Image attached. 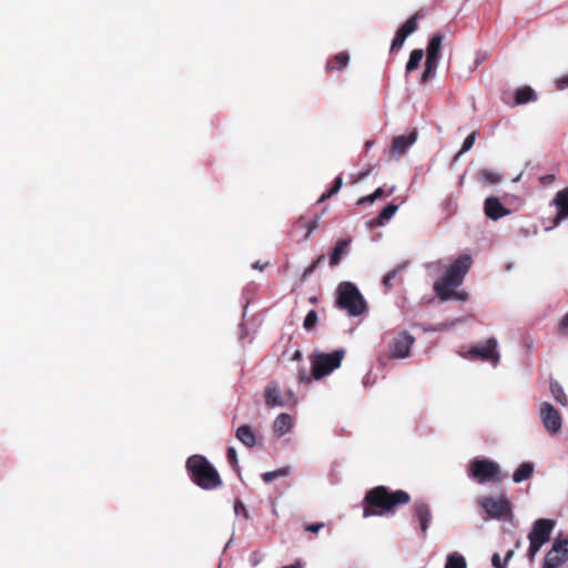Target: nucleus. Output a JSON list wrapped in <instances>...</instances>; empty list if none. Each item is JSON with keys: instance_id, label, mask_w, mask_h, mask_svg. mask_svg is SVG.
I'll return each instance as SVG.
<instances>
[{"instance_id": "obj_47", "label": "nucleus", "mask_w": 568, "mask_h": 568, "mask_svg": "<svg viewBox=\"0 0 568 568\" xmlns=\"http://www.w3.org/2000/svg\"><path fill=\"white\" fill-rule=\"evenodd\" d=\"M556 87L558 90L567 89L568 88V74L557 79Z\"/></svg>"}, {"instance_id": "obj_28", "label": "nucleus", "mask_w": 568, "mask_h": 568, "mask_svg": "<svg viewBox=\"0 0 568 568\" xmlns=\"http://www.w3.org/2000/svg\"><path fill=\"white\" fill-rule=\"evenodd\" d=\"M394 191L395 186H392L388 192H385L384 187H377L372 194L361 197L357 205L372 204L383 196L390 195Z\"/></svg>"}, {"instance_id": "obj_25", "label": "nucleus", "mask_w": 568, "mask_h": 568, "mask_svg": "<svg viewBox=\"0 0 568 568\" xmlns=\"http://www.w3.org/2000/svg\"><path fill=\"white\" fill-rule=\"evenodd\" d=\"M534 473V464L532 463H523L513 474V480L515 483H521L524 480L529 479Z\"/></svg>"}, {"instance_id": "obj_10", "label": "nucleus", "mask_w": 568, "mask_h": 568, "mask_svg": "<svg viewBox=\"0 0 568 568\" xmlns=\"http://www.w3.org/2000/svg\"><path fill=\"white\" fill-rule=\"evenodd\" d=\"M479 505L490 518L499 519L511 515V504L505 495L484 497L479 500Z\"/></svg>"}, {"instance_id": "obj_15", "label": "nucleus", "mask_w": 568, "mask_h": 568, "mask_svg": "<svg viewBox=\"0 0 568 568\" xmlns=\"http://www.w3.org/2000/svg\"><path fill=\"white\" fill-rule=\"evenodd\" d=\"M552 203L557 207V215L552 221L551 227H556L562 220L568 217V187L558 191Z\"/></svg>"}, {"instance_id": "obj_45", "label": "nucleus", "mask_w": 568, "mask_h": 568, "mask_svg": "<svg viewBox=\"0 0 568 568\" xmlns=\"http://www.w3.org/2000/svg\"><path fill=\"white\" fill-rule=\"evenodd\" d=\"M558 332L560 335H568V312L559 322Z\"/></svg>"}, {"instance_id": "obj_38", "label": "nucleus", "mask_w": 568, "mask_h": 568, "mask_svg": "<svg viewBox=\"0 0 568 568\" xmlns=\"http://www.w3.org/2000/svg\"><path fill=\"white\" fill-rule=\"evenodd\" d=\"M317 313L315 310H311L307 315L305 316L304 318V322H303V327L306 329V331H310L312 328H314L317 324Z\"/></svg>"}, {"instance_id": "obj_18", "label": "nucleus", "mask_w": 568, "mask_h": 568, "mask_svg": "<svg viewBox=\"0 0 568 568\" xmlns=\"http://www.w3.org/2000/svg\"><path fill=\"white\" fill-rule=\"evenodd\" d=\"M443 41L444 36L440 33H436L429 39L426 49V61L438 64Z\"/></svg>"}, {"instance_id": "obj_16", "label": "nucleus", "mask_w": 568, "mask_h": 568, "mask_svg": "<svg viewBox=\"0 0 568 568\" xmlns=\"http://www.w3.org/2000/svg\"><path fill=\"white\" fill-rule=\"evenodd\" d=\"M413 516L419 521L420 530L425 535L432 520L429 505L424 500L415 501L413 505Z\"/></svg>"}, {"instance_id": "obj_31", "label": "nucleus", "mask_w": 568, "mask_h": 568, "mask_svg": "<svg viewBox=\"0 0 568 568\" xmlns=\"http://www.w3.org/2000/svg\"><path fill=\"white\" fill-rule=\"evenodd\" d=\"M423 57H424V51L422 49L413 50L410 52L408 62L406 64V72L409 73V72L416 70L419 67Z\"/></svg>"}, {"instance_id": "obj_7", "label": "nucleus", "mask_w": 568, "mask_h": 568, "mask_svg": "<svg viewBox=\"0 0 568 568\" xmlns=\"http://www.w3.org/2000/svg\"><path fill=\"white\" fill-rule=\"evenodd\" d=\"M468 476L479 484L500 483V467L490 459H474L468 465Z\"/></svg>"}, {"instance_id": "obj_9", "label": "nucleus", "mask_w": 568, "mask_h": 568, "mask_svg": "<svg viewBox=\"0 0 568 568\" xmlns=\"http://www.w3.org/2000/svg\"><path fill=\"white\" fill-rule=\"evenodd\" d=\"M265 405L270 408L284 407L296 404V397L292 390L283 393L277 382H270L264 388Z\"/></svg>"}, {"instance_id": "obj_48", "label": "nucleus", "mask_w": 568, "mask_h": 568, "mask_svg": "<svg viewBox=\"0 0 568 568\" xmlns=\"http://www.w3.org/2000/svg\"><path fill=\"white\" fill-rule=\"evenodd\" d=\"M556 180L555 174H546L539 178V181L542 185H549Z\"/></svg>"}, {"instance_id": "obj_44", "label": "nucleus", "mask_w": 568, "mask_h": 568, "mask_svg": "<svg viewBox=\"0 0 568 568\" xmlns=\"http://www.w3.org/2000/svg\"><path fill=\"white\" fill-rule=\"evenodd\" d=\"M234 510L237 515L241 514L244 517V519L250 518L248 510L241 500H236L234 503Z\"/></svg>"}, {"instance_id": "obj_23", "label": "nucleus", "mask_w": 568, "mask_h": 568, "mask_svg": "<svg viewBox=\"0 0 568 568\" xmlns=\"http://www.w3.org/2000/svg\"><path fill=\"white\" fill-rule=\"evenodd\" d=\"M349 243H351L349 240H338L335 243L334 248L329 255V265L331 266H336L339 264L342 256L346 253V250H347Z\"/></svg>"}, {"instance_id": "obj_12", "label": "nucleus", "mask_w": 568, "mask_h": 568, "mask_svg": "<svg viewBox=\"0 0 568 568\" xmlns=\"http://www.w3.org/2000/svg\"><path fill=\"white\" fill-rule=\"evenodd\" d=\"M497 341L491 337L488 338L484 344H478L469 348L468 355L471 358H478L480 361L490 362L497 365L499 362V354L497 352Z\"/></svg>"}, {"instance_id": "obj_2", "label": "nucleus", "mask_w": 568, "mask_h": 568, "mask_svg": "<svg viewBox=\"0 0 568 568\" xmlns=\"http://www.w3.org/2000/svg\"><path fill=\"white\" fill-rule=\"evenodd\" d=\"M473 265V258L469 254H462L447 268L446 273L434 283V291L442 301L449 298L464 300L465 296L455 292V288L462 285L465 275Z\"/></svg>"}, {"instance_id": "obj_13", "label": "nucleus", "mask_w": 568, "mask_h": 568, "mask_svg": "<svg viewBox=\"0 0 568 568\" xmlns=\"http://www.w3.org/2000/svg\"><path fill=\"white\" fill-rule=\"evenodd\" d=\"M540 418L545 429L549 434H557L562 426L559 412L548 402L540 405Z\"/></svg>"}, {"instance_id": "obj_26", "label": "nucleus", "mask_w": 568, "mask_h": 568, "mask_svg": "<svg viewBox=\"0 0 568 568\" xmlns=\"http://www.w3.org/2000/svg\"><path fill=\"white\" fill-rule=\"evenodd\" d=\"M419 13L416 12L414 16H412L409 19L406 20V22L397 30V34L402 36L404 39H406L408 36L414 33L417 28L418 23L417 20L419 18Z\"/></svg>"}, {"instance_id": "obj_50", "label": "nucleus", "mask_w": 568, "mask_h": 568, "mask_svg": "<svg viewBox=\"0 0 568 568\" xmlns=\"http://www.w3.org/2000/svg\"><path fill=\"white\" fill-rule=\"evenodd\" d=\"M283 568H302V564H301V561H296L292 565L283 567Z\"/></svg>"}, {"instance_id": "obj_39", "label": "nucleus", "mask_w": 568, "mask_h": 568, "mask_svg": "<svg viewBox=\"0 0 568 568\" xmlns=\"http://www.w3.org/2000/svg\"><path fill=\"white\" fill-rule=\"evenodd\" d=\"M404 268V265H398L396 268L387 272V274L383 277V285L386 290L392 287L393 280L398 275V273Z\"/></svg>"}, {"instance_id": "obj_30", "label": "nucleus", "mask_w": 568, "mask_h": 568, "mask_svg": "<svg viewBox=\"0 0 568 568\" xmlns=\"http://www.w3.org/2000/svg\"><path fill=\"white\" fill-rule=\"evenodd\" d=\"M478 180L484 184H497L501 180V175L490 170H480L478 172Z\"/></svg>"}, {"instance_id": "obj_20", "label": "nucleus", "mask_w": 568, "mask_h": 568, "mask_svg": "<svg viewBox=\"0 0 568 568\" xmlns=\"http://www.w3.org/2000/svg\"><path fill=\"white\" fill-rule=\"evenodd\" d=\"M294 425L293 417L290 414L282 413L273 422V430L278 436L287 434Z\"/></svg>"}, {"instance_id": "obj_52", "label": "nucleus", "mask_w": 568, "mask_h": 568, "mask_svg": "<svg viewBox=\"0 0 568 568\" xmlns=\"http://www.w3.org/2000/svg\"><path fill=\"white\" fill-rule=\"evenodd\" d=\"M254 268L263 270V266H261L258 263L253 264Z\"/></svg>"}, {"instance_id": "obj_27", "label": "nucleus", "mask_w": 568, "mask_h": 568, "mask_svg": "<svg viewBox=\"0 0 568 568\" xmlns=\"http://www.w3.org/2000/svg\"><path fill=\"white\" fill-rule=\"evenodd\" d=\"M419 13L416 12L414 16H412L409 19L406 20V22L397 30V34L402 36L404 39H406L408 36L414 33L417 28L418 23L417 20L419 18Z\"/></svg>"}, {"instance_id": "obj_4", "label": "nucleus", "mask_w": 568, "mask_h": 568, "mask_svg": "<svg viewBox=\"0 0 568 568\" xmlns=\"http://www.w3.org/2000/svg\"><path fill=\"white\" fill-rule=\"evenodd\" d=\"M336 305L346 311L349 316H359L366 310V303L361 292L351 282H342L337 286Z\"/></svg>"}, {"instance_id": "obj_22", "label": "nucleus", "mask_w": 568, "mask_h": 568, "mask_svg": "<svg viewBox=\"0 0 568 568\" xmlns=\"http://www.w3.org/2000/svg\"><path fill=\"white\" fill-rule=\"evenodd\" d=\"M349 62V54L345 51L339 52L332 57L326 63V71H341Z\"/></svg>"}, {"instance_id": "obj_6", "label": "nucleus", "mask_w": 568, "mask_h": 568, "mask_svg": "<svg viewBox=\"0 0 568 568\" xmlns=\"http://www.w3.org/2000/svg\"><path fill=\"white\" fill-rule=\"evenodd\" d=\"M554 528L555 521L551 519L540 518L532 524L531 530L528 534L529 548L527 557L529 560H534L540 548L549 541Z\"/></svg>"}, {"instance_id": "obj_3", "label": "nucleus", "mask_w": 568, "mask_h": 568, "mask_svg": "<svg viewBox=\"0 0 568 568\" xmlns=\"http://www.w3.org/2000/svg\"><path fill=\"white\" fill-rule=\"evenodd\" d=\"M191 480L204 490H214L222 486V479L215 467L202 455H192L185 464Z\"/></svg>"}, {"instance_id": "obj_11", "label": "nucleus", "mask_w": 568, "mask_h": 568, "mask_svg": "<svg viewBox=\"0 0 568 568\" xmlns=\"http://www.w3.org/2000/svg\"><path fill=\"white\" fill-rule=\"evenodd\" d=\"M568 560V539L556 538L547 551L542 568H560Z\"/></svg>"}, {"instance_id": "obj_24", "label": "nucleus", "mask_w": 568, "mask_h": 568, "mask_svg": "<svg viewBox=\"0 0 568 568\" xmlns=\"http://www.w3.org/2000/svg\"><path fill=\"white\" fill-rule=\"evenodd\" d=\"M536 92L528 85L520 87L515 91V103L518 105L536 101Z\"/></svg>"}, {"instance_id": "obj_51", "label": "nucleus", "mask_w": 568, "mask_h": 568, "mask_svg": "<svg viewBox=\"0 0 568 568\" xmlns=\"http://www.w3.org/2000/svg\"><path fill=\"white\" fill-rule=\"evenodd\" d=\"M302 358V353L300 351H296L293 355V359H301Z\"/></svg>"}, {"instance_id": "obj_17", "label": "nucleus", "mask_w": 568, "mask_h": 568, "mask_svg": "<svg viewBox=\"0 0 568 568\" xmlns=\"http://www.w3.org/2000/svg\"><path fill=\"white\" fill-rule=\"evenodd\" d=\"M484 212L487 217L490 220H498L509 214V210H507L498 197L489 196L485 200Z\"/></svg>"}, {"instance_id": "obj_35", "label": "nucleus", "mask_w": 568, "mask_h": 568, "mask_svg": "<svg viewBox=\"0 0 568 568\" xmlns=\"http://www.w3.org/2000/svg\"><path fill=\"white\" fill-rule=\"evenodd\" d=\"M321 216H322V214L316 215L311 222H305L304 219L301 217L296 222V225L307 229L305 239H307L318 227V222H320Z\"/></svg>"}, {"instance_id": "obj_41", "label": "nucleus", "mask_w": 568, "mask_h": 568, "mask_svg": "<svg viewBox=\"0 0 568 568\" xmlns=\"http://www.w3.org/2000/svg\"><path fill=\"white\" fill-rule=\"evenodd\" d=\"M514 555V551L513 550H509L507 554H506V557H505V560L501 561V558L498 554H494L493 558H491V564L495 568H506L507 566V561L513 557Z\"/></svg>"}, {"instance_id": "obj_49", "label": "nucleus", "mask_w": 568, "mask_h": 568, "mask_svg": "<svg viewBox=\"0 0 568 568\" xmlns=\"http://www.w3.org/2000/svg\"><path fill=\"white\" fill-rule=\"evenodd\" d=\"M311 378H313L312 375L308 376L305 371H301L298 373V381L301 383H308V382H311Z\"/></svg>"}, {"instance_id": "obj_36", "label": "nucleus", "mask_w": 568, "mask_h": 568, "mask_svg": "<svg viewBox=\"0 0 568 568\" xmlns=\"http://www.w3.org/2000/svg\"><path fill=\"white\" fill-rule=\"evenodd\" d=\"M476 136H477V133L474 131L471 132L465 140H464V143L462 145V149L460 151L456 154L455 156V161L465 152L469 151L474 144H475V141H476Z\"/></svg>"}, {"instance_id": "obj_33", "label": "nucleus", "mask_w": 568, "mask_h": 568, "mask_svg": "<svg viewBox=\"0 0 568 568\" xmlns=\"http://www.w3.org/2000/svg\"><path fill=\"white\" fill-rule=\"evenodd\" d=\"M342 185H343V178L336 176L332 187L321 195V197L317 200V203H323L327 199L335 195L341 190Z\"/></svg>"}, {"instance_id": "obj_37", "label": "nucleus", "mask_w": 568, "mask_h": 568, "mask_svg": "<svg viewBox=\"0 0 568 568\" xmlns=\"http://www.w3.org/2000/svg\"><path fill=\"white\" fill-rule=\"evenodd\" d=\"M438 64L429 63L425 61V69L420 78L422 83H426L430 78H433L436 73Z\"/></svg>"}, {"instance_id": "obj_46", "label": "nucleus", "mask_w": 568, "mask_h": 568, "mask_svg": "<svg viewBox=\"0 0 568 568\" xmlns=\"http://www.w3.org/2000/svg\"><path fill=\"white\" fill-rule=\"evenodd\" d=\"M324 523H315V524H310V525H306L304 527L305 531H308V532H318L323 527H324Z\"/></svg>"}, {"instance_id": "obj_29", "label": "nucleus", "mask_w": 568, "mask_h": 568, "mask_svg": "<svg viewBox=\"0 0 568 568\" xmlns=\"http://www.w3.org/2000/svg\"><path fill=\"white\" fill-rule=\"evenodd\" d=\"M550 392L555 399L562 406L568 405V398L565 394L562 386L557 381L550 382Z\"/></svg>"}, {"instance_id": "obj_21", "label": "nucleus", "mask_w": 568, "mask_h": 568, "mask_svg": "<svg viewBox=\"0 0 568 568\" xmlns=\"http://www.w3.org/2000/svg\"><path fill=\"white\" fill-rule=\"evenodd\" d=\"M397 210H398V205L393 204V203L387 204L376 217H374L369 221V225L371 226H383L385 223H387L394 216V214L397 212Z\"/></svg>"}, {"instance_id": "obj_8", "label": "nucleus", "mask_w": 568, "mask_h": 568, "mask_svg": "<svg viewBox=\"0 0 568 568\" xmlns=\"http://www.w3.org/2000/svg\"><path fill=\"white\" fill-rule=\"evenodd\" d=\"M384 339L387 343L389 357L392 358L407 357L409 355L410 347L415 342L414 336L406 331L388 332L384 335Z\"/></svg>"}, {"instance_id": "obj_5", "label": "nucleus", "mask_w": 568, "mask_h": 568, "mask_svg": "<svg viewBox=\"0 0 568 568\" xmlns=\"http://www.w3.org/2000/svg\"><path fill=\"white\" fill-rule=\"evenodd\" d=\"M345 349H335L332 353L314 351L311 355L312 377L321 379L342 365L345 357Z\"/></svg>"}, {"instance_id": "obj_14", "label": "nucleus", "mask_w": 568, "mask_h": 568, "mask_svg": "<svg viewBox=\"0 0 568 568\" xmlns=\"http://www.w3.org/2000/svg\"><path fill=\"white\" fill-rule=\"evenodd\" d=\"M417 139V130L414 129L407 135H397L392 140V144L389 148V155L393 159H399L402 155L406 153L408 148L415 143Z\"/></svg>"}, {"instance_id": "obj_1", "label": "nucleus", "mask_w": 568, "mask_h": 568, "mask_svg": "<svg viewBox=\"0 0 568 568\" xmlns=\"http://www.w3.org/2000/svg\"><path fill=\"white\" fill-rule=\"evenodd\" d=\"M410 495L402 489L390 490L387 486H376L366 491L363 499V516L395 514L397 508L410 501Z\"/></svg>"}, {"instance_id": "obj_32", "label": "nucleus", "mask_w": 568, "mask_h": 568, "mask_svg": "<svg viewBox=\"0 0 568 568\" xmlns=\"http://www.w3.org/2000/svg\"><path fill=\"white\" fill-rule=\"evenodd\" d=\"M445 568H466V560L457 552L450 554L447 556Z\"/></svg>"}, {"instance_id": "obj_19", "label": "nucleus", "mask_w": 568, "mask_h": 568, "mask_svg": "<svg viewBox=\"0 0 568 568\" xmlns=\"http://www.w3.org/2000/svg\"><path fill=\"white\" fill-rule=\"evenodd\" d=\"M235 437L246 447L253 448L257 443L256 434L250 425H241L235 432Z\"/></svg>"}, {"instance_id": "obj_40", "label": "nucleus", "mask_w": 568, "mask_h": 568, "mask_svg": "<svg viewBox=\"0 0 568 568\" xmlns=\"http://www.w3.org/2000/svg\"><path fill=\"white\" fill-rule=\"evenodd\" d=\"M226 458L230 466L236 471L240 473V466L237 462V454L234 447H229L226 452Z\"/></svg>"}, {"instance_id": "obj_42", "label": "nucleus", "mask_w": 568, "mask_h": 568, "mask_svg": "<svg viewBox=\"0 0 568 568\" xmlns=\"http://www.w3.org/2000/svg\"><path fill=\"white\" fill-rule=\"evenodd\" d=\"M325 256L324 255H320L317 256L312 263L311 265H308L304 272H303V278H306L307 276H310L317 267L318 265L324 261Z\"/></svg>"}, {"instance_id": "obj_34", "label": "nucleus", "mask_w": 568, "mask_h": 568, "mask_svg": "<svg viewBox=\"0 0 568 568\" xmlns=\"http://www.w3.org/2000/svg\"><path fill=\"white\" fill-rule=\"evenodd\" d=\"M290 471H291V468L288 466L282 467L276 470L266 471V473L262 474V479L264 483H270L275 478L287 476L290 474Z\"/></svg>"}, {"instance_id": "obj_43", "label": "nucleus", "mask_w": 568, "mask_h": 568, "mask_svg": "<svg viewBox=\"0 0 568 568\" xmlns=\"http://www.w3.org/2000/svg\"><path fill=\"white\" fill-rule=\"evenodd\" d=\"M405 40L406 39L396 33L390 44V52L400 50L402 47L404 45Z\"/></svg>"}]
</instances>
